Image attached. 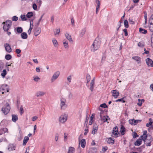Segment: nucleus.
<instances>
[{
  "mask_svg": "<svg viewBox=\"0 0 153 153\" xmlns=\"http://www.w3.org/2000/svg\"><path fill=\"white\" fill-rule=\"evenodd\" d=\"M94 83L91 82L90 83V89L91 90V91H92L93 90L94 87Z\"/></svg>",
  "mask_w": 153,
  "mask_h": 153,
  "instance_id": "43",
  "label": "nucleus"
},
{
  "mask_svg": "<svg viewBox=\"0 0 153 153\" xmlns=\"http://www.w3.org/2000/svg\"><path fill=\"white\" fill-rule=\"evenodd\" d=\"M101 1L95 2L97 4V6L96 7V13L97 14L99 12L100 5Z\"/></svg>",
  "mask_w": 153,
  "mask_h": 153,
  "instance_id": "17",
  "label": "nucleus"
},
{
  "mask_svg": "<svg viewBox=\"0 0 153 153\" xmlns=\"http://www.w3.org/2000/svg\"><path fill=\"white\" fill-rule=\"evenodd\" d=\"M33 15V13L32 12H28L27 13L26 16L28 18H30L32 17Z\"/></svg>",
  "mask_w": 153,
  "mask_h": 153,
  "instance_id": "34",
  "label": "nucleus"
},
{
  "mask_svg": "<svg viewBox=\"0 0 153 153\" xmlns=\"http://www.w3.org/2000/svg\"><path fill=\"white\" fill-rule=\"evenodd\" d=\"M2 24L4 25L3 27L4 30H7L10 28L12 25V22L11 20H8L4 22Z\"/></svg>",
  "mask_w": 153,
  "mask_h": 153,
  "instance_id": "2",
  "label": "nucleus"
},
{
  "mask_svg": "<svg viewBox=\"0 0 153 153\" xmlns=\"http://www.w3.org/2000/svg\"><path fill=\"white\" fill-rule=\"evenodd\" d=\"M125 97H123L121 99L117 100L115 101V102H122L124 103L125 102V101L124 100V99L125 98Z\"/></svg>",
  "mask_w": 153,
  "mask_h": 153,
  "instance_id": "39",
  "label": "nucleus"
},
{
  "mask_svg": "<svg viewBox=\"0 0 153 153\" xmlns=\"http://www.w3.org/2000/svg\"><path fill=\"white\" fill-rule=\"evenodd\" d=\"M52 42L55 47H56L58 46V43L56 40L55 39L53 38L52 39Z\"/></svg>",
  "mask_w": 153,
  "mask_h": 153,
  "instance_id": "28",
  "label": "nucleus"
},
{
  "mask_svg": "<svg viewBox=\"0 0 153 153\" xmlns=\"http://www.w3.org/2000/svg\"><path fill=\"white\" fill-rule=\"evenodd\" d=\"M141 122V120H135L134 119L130 120H129V123L132 125H135L137 124L138 123H140Z\"/></svg>",
  "mask_w": 153,
  "mask_h": 153,
  "instance_id": "10",
  "label": "nucleus"
},
{
  "mask_svg": "<svg viewBox=\"0 0 153 153\" xmlns=\"http://www.w3.org/2000/svg\"><path fill=\"white\" fill-rule=\"evenodd\" d=\"M36 71L38 73H39L40 71L39 67H37L36 68Z\"/></svg>",
  "mask_w": 153,
  "mask_h": 153,
  "instance_id": "63",
  "label": "nucleus"
},
{
  "mask_svg": "<svg viewBox=\"0 0 153 153\" xmlns=\"http://www.w3.org/2000/svg\"><path fill=\"white\" fill-rule=\"evenodd\" d=\"M42 19L40 18V19H39L38 21V22L36 24V25H35L36 26V27H38V26L39 25V24L40 22L42 20Z\"/></svg>",
  "mask_w": 153,
  "mask_h": 153,
  "instance_id": "61",
  "label": "nucleus"
},
{
  "mask_svg": "<svg viewBox=\"0 0 153 153\" xmlns=\"http://www.w3.org/2000/svg\"><path fill=\"white\" fill-rule=\"evenodd\" d=\"M64 46L65 48L66 49H68L69 48V46L68 44V42L66 41H64L63 43Z\"/></svg>",
  "mask_w": 153,
  "mask_h": 153,
  "instance_id": "33",
  "label": "nucleus"
},
{
  "mask_svg": "<svg viewBox=\"0 0 153 153\" xmlns=\"http://www.w3.org/2000/svg\"><path fill=\"white\" fill-rule=\"evenodd\" d=\"M132 59H134L138 63L140 62V58L138 56H134L132 58Z\"/></svg>",
  "mask_w": 153,
  "mask_h": 153,
  "instance_id": "32",
  "label": "nucleus"
},
{
  "mask_svg": "<svg viewBox=\"0 0 153 153\" xmlns=\"http://www.w3.org/2000/svg\"><path fill=\"white\" fill-rule=\"evenodd\" d=\"M16 52L18 54H20L21 52V50L19 49H17L16 50Z\"/></svg>",
  "mask_w": 153,
  "mask_h": 153,
  "instance_id": "56",
  "label": "nucleus"
},
{
  "mask_svg": "<svg viewBox=\"0 0 153 153\" xmlns=\"http://www.w3.org/2000/svg\"><path fill=\"white\" fill-rule=\"evenodd\" d=\"M100 107H102V108H106L107 107V105L105 103L102 104L100 105Z\"/></svg>",
  "mask_w": 153,
  "mask_h": 153,
  "instance_id": "49",
  "label": "nucleus"
},
{
  "mask_svg": "<svg viewBox=\"0 0 153 153\" xmlns=\"http://www.w3.org/2000/svg\"><path fill=\"white\" fill-rule=\"evenodd\" d=\"M75 149L74 148L72 147H70L68 148V153H74Z\"/></svg>",
  "mask_w": 153,
  "mask_h": 153,
  "instance_id": "21",
  "label": "nucleus"
},
{
  "mask_svg": "<svg viewBox=\"0 0 153 153\" xmlns=\"http://www.w3.org/2000/svg\"><path fill=\"white\" fill-rule=\"evenodd\" d=\"M144 43L143 42H139L138 44V46L141 47H143L144 46Z\"/></svg>",
  "mask_w": 153,
  "mask_h": 153,
  "instance_id": "42",
  "label": "nucleus"
},
{
  "mask_svg": "<svg viewBox=\"0 0 153 153\" xmlns=\"http://www.w3.org/2000/svg\"><path fill=\"white\" fill-rule=\"evenodd\" d=\"M107 142L108 143H113L114 140L111 137H110L107 139Z\"/></svg>",
  "mask_w": 153,
  "mask_h": 153,
  "instance_id": "31",
  "label": "nucleus"
},
{
  "mask_svg": "<svg viewBox=\"0 0 153 153\" xmlns=\"http://www.w3.org/2000/svg\"><path fill=\"white\" fill-rule=\"evenodd\" d=\"M152 122H149V123H147L146 124V126L147 127H149L150 126H151L152 123Z\"/></svg>",
  "mask_w": 153,
  "mask_h": 153,
  "instance_id": "57",
  "label": "nucleus"
},
{
  "mask_svg": "<svg viewBox=\"0 0 153 153\" xmlns=\"http://www.w3.org/2000/svg\"><path fill=\"white\" fill-rule=\"evenodd\" d=\"M18 20V17L16 16H13L12 17V20L16 21Z\"/></svg>",
  "mask_w": 153,
  "mask_h": 153,
  "instance_id": "47",
  "label": "nucleus"
},
{
  "mask_svg": "<svg viewBox=\"0 0 153 153\" xmlns=\"http://www.w3.org/2000/svg\"><path fill=\"white\" fill-rule=\"evenodd\" d=\"M36 2L39 4V6H40L42 4V1L41 0H37L36 1Z\"/></svg>",
  "mask_w": 153,
  "mask_h": 153,
  "instance_id": "55",
  "label": "nucleus"
},
{
  "mask_svg": "<svg viewBox=\"0 0 153 153\" xmlns=\"http://www.w3.org/2000/svg\"><path fill=\"white\" fill-rule=\"evenodd\" d=\"M142 140L141 139V138L137 140L134 143V145L137 146H139L142 143Z\"/></svg>",
  "mask_w": 153,
  "mask_h": 153,
  "instance_id": "24",
  "label": "nucleus"
},
{
  "mask_svg": "<svg viewBox=\"0 0 153 153\" xmlns=\"http://www.w3.org/2000/svg\"><path fill=\"white\" fill-rule=\"evenodd\" d=\"M60 32V29H58L56 30V33H55V34L56 35V34H59Z\"/></svg>",
  "mask_w": 153,
  "mask_h": 153,
  "instance_id": "64",
  "label": "nucleus"
},
{
  "mask_svg": "<svg viewBox=\"0 0 153 153\" xmlns=\"http://www.w3.org/2000/svg\"><path fill=\"white\" fill-rule=\"evenodd\" d=\"M15 146L13 144H10L9 146L8 149L10 151H13L15 150Z\"/></svg>",
  "mask_w": 153,
  "mask_h": 153,
  "instance_id": "29",
  "label": "nucleus"
},
{
  "mask_svg": "<svg viewBox=\"0 0 153 153\" xmlns=\"http://www.w3.org/2000/svg\"><path fill=\"white\" fill-rule=\"evenodd\" d=\"M98 129V126L96 124L94 125L93 128V130L92 131V133L94 134L97 132Z\"/></svg>",
  "mask_w": 153,
  "mask_h": 153,
  "instance_id": "14",
  "label": "nucleus"
},
{
  "mask_svg": "<svg viewBox=\"0 0 153 153\" xmlns=\"http://www.w3.org/2000/svg\"><path fill=\"white\" fill-rule=\"evenodd\" d=\"M45 94V93L42 91H39L36 94V96L38 97H41Z\"/></svg>",
  "mask_w": 153,
  "mask_h": 153,
  "instance_id": "16",
  "label": "nucleus"
},
{
  "mask_svg": "<svg viewBox=\"0 0 153 153\" xmlns=\"http://www.w3.org/2000/svg\"><path fill=\"white\" fill-rule=\"evenodd\" d=\"M123 31L125 33V36H128V34L127 29L126 28L125 29L123 30Z\"/></svg>",
  "mask_w": 153,
  "mask_h": 153,
  "instance_id": "59",
  "label": "nucleus"
},
{
  "mask_svg": "<svg viewBox=\"0 0 153 153\" xmlns=\"http://www.w3.org/2000/svg\"><path fill=\"white\" fill-rule=\"evenodd\" d=\"M151 45L153 47V34H152L151 35Z\"/></svg>",
  "mask_w": 153,
  "mask_h": 153,
  "instance_id": "52",
  "label": "nucleus"
},
{
  "mask_svg": "<svg viewBox=\"0 0 153 153\" xmlns=\"http://www.w3.org/2000/svg\"><path fill=\"white\" fill-rule=\"evenodd\" d=\"M60 106L61 109L64 110L65 109L67 106L66 104V99L64 98H62L60 99Z\"/></svg>",
  "mask_w": 153,
  "mask_h": 153,
  "instance_id": "4",
  "label": "nucleus"
},
{
  "mask_svg": "<svg viewBox=\"0 0 153 153\" xmlns=\"http://www.w3.org/2000/svg\"><path fill=\"white\" fill-rule=\"evenodd\" d=\"M4 47L6 51L8 53L11 52L12 49L10 45L8 43H5L4 44Z\"/></svg>",
  "mask_w": 153,
  "mask_h": 153,
  "instance_id": "9",
  "label": "nucleus"
},
{
  "mask_svg": "<svg viewBox=\"0 0 153 153\" xmlns=\"http://www.w3.org/2000/svg\"><path fill=\"white\" fill-rule=\"evenodd\" d=\"M103 111H101L100 113V117L102 120L104 122H107L108 120L107 118L108 117V116H104L102 118V114L103 113Z\"/></svg>",
  "mask_w": 153,
  "mask_h": 153,
  "instance_id": "11",
  "label": "nucleus"
},
{
  "mask_svg": "<svg viewBox=\"0 0 153 153\" xmlns=\"http://www.w3.org/2000/svg\"><path fill=\"white\" fill-rule=\"evenodd\" d=\"M143 140L147 146H150L151 145V143L153 139L151 136H149L146 139L142 140Z\"/></svg>",
  "mask_w": 153,
  "mask_h": 153,
  "instance_id": "5",
  "label": "nucleus"
},
{
  "mask_svg": "<svg viewBox=\"0 0 153 153\" xmlns=\"http://www.w3.org/2000/svg\"><path fill=\"white\" fill-rule=\"evenodd\" d=\"M112 133L115 135H118V128L117 127H114L113 128Z\"/></svg>",
  "mask_w": 153,
  "mask_h": 153,
  "instance_id": "26",
  "label": "nucleus"
},
{
  "mask_svg": "<svg viewBox=\"0 0 153 153\" xmlns=\"http://www.w3.org/2000/svg\"><path fill=\"white\" fill-rule=\"evenodd\" d=\"M15 31L16 32V33H20L23 31V29L21 27H17L15 30Z\"/></svg>",
  "mask_w": 153,
  "mask_h": 153,
  "instance_id": "18",
  "label": "nucleus"
},
{
  "mask_svg": "<svg viewBox=\"0 0 153 153\" xmlns=\"http://www.w3.org/2000/svg\"><path fill=\"white\" fill-rule=\"evenodd\" d=\"M67 119V115L66 114H64L59 118V121L61 123H64L66 121Z\"/></svg>",
  "mask_w": 153,
  "mask_h": 153,
  "instance_id": "6",
  "label": "nucleus"
},
{
  "mask_svg": "<svg viewBox=\"0 0 153 153\" xmlns=\"http://www.w3.org/2000/svg\"><path fill=\"white\" fill-rule=\"evenodd\" d=\"M34 34L35 36H37L41 32V29L39 27H36L35 28Z\"/></svg>",
  "mask_w": 153,
  "mask_h": 153,
  "instance_id": "12",
  "label": "nucleus"
},
{
  "mask_svg": "<svg viewBox=\"0 0 153 153\" xmlns=\"http://www.w3.org/2000/svg\"><path fill=\"white\" fill-rule=\"evenodd\" d=\"M60 74V72L57 71L55 72L52 77L51 80V82H53L58 78Z\"/></svg>",
  "mask_w": 153,
  "mask_h": 153,
  "instance_id": "7",
  "label": "nucleus"
},
{
  "mask_svg": "<svg viewBox=\"0 0 153 153\" xmlns=\"http://www.w3.org/2000/svg\"><path fill=\"white\" fill-rule=\"evenodd\" d=\"M112 91V96L114 98H116L119 96V92L117 90H113Z\"/></svg>",
  "mask_w": 153,
  "mask_h": 153,
  "instance_id": "15",
  "label": "nucleus"
},
{
  "mask_svg": "<svg viewBox=\"0 0 153 153\" xmlns=\"http://www.w3.org/2000/svg\"><path fill=\"white\" fill-rule=\"evenodd\" d=\"M146 62L148 66H153V62L152 59L150 58H147L146 59Z\"/></svg>",
  "mask_w": 153,
  "mask_h": 153,
  "instance_id": "13",
  "label": "nucleus"
},
{
  "mask_svg": "<svg viewBox=\"0 0 153 153\" xmlns=\"http://www.w3.org/2000/svg\"><path fill=\"white\" fill-rule=\"evenodd\" d=\"M149 28L151 31H153V14L152 15L149 20Z\"/></svg>",
  "mask_w": 153,
  "mask_h": 153,
  "instance_id": "8",
  "label": "nucleus"
},
{
  "mask_svg": "<svg viewBox=\"0 0 153 153\" xmlns=\"http://www.w3.org/2000/svg\"><path fill=\"white\" fill-rule=\"evenodd\" d=\"M32 7H33V9L34 10H37V6L36 4L34 3V4H33Z\"/></svg>",
  "mask_w": 153,
  "mask_h": 153,
  "instance_id": "50",
  "label": "nucleus"
},
{
  "mask_svg": "<svg viewBox=\"0 0 153 153\" xmlns=\"http://www.w3.org/2000/svg\"><path fill=\"white\" fill-rule=\"evenodd\" d=\"M10 109V104L8 103L7 102L4 106L2 108L1 111L5 115H6L9 112Z\"/></svg>",
  "mask_w": 153,
  "mask_h": 153,
  "instance_id": "3",
  "label": "nucleus"
},
{
  "mask_svg": "<svg viewBox=\"0 0 153 153\" xmlns=\"http://www.w3.org/2000/svg\"><path fill=\"white\" fill-rule=\"evenodd\" d=\"M26 17L25 15H21L20 16V17L22 21L26 20Z\"/></svg>",
  "mask_w": 153,
  "mask_h": 153,
  "instance_id": "44",
  "label": "nucleus"
},
{
  "mask_svg": "<svg viewBox=\"0 0 153 153\" xmlns=\"http://www.w3.org/2000/svg\"><path fill=\"white\" fill-rule=\"evenodd\" d=\"M100 42L96 39L91 47V50L92 51H95L98 50L100 47Z\"/></svg>",
  "mask_w": 153,
  "mask_h": 153,
  "instance_id": "1",
  "label": "nucleus"
},
{
  "mask_svg": "<svg viewBox=\"0 0 153 153\" xmlns=\"http://www.w3.org/2000/svg\"><path fill=\"white\" fill-rule=\"evenodd\" d=\"M38 118V117L36 116H34L32 118V120L33 121H35Z\"/></svg>",
  "mask_w": 153,
  "mask_h": 153,
  "instance_id": "60",
  "label": "nucleus"
},
{
  "mask_svg": "<svg viewBox=\"0 0 153 153\" xmlns=\"http://www.w3.org/2000/svg\"><path fill=\"white\" fill-rule=\"evenodd\" d=\"M139 102L137 103V105L139 106H141L142 104V102H141V100L140 99L138 100Z\"/></svg>",
  "mask_w": 153,
  "mask_h": 153,
  "instance_id": "58",
  "label": "nucleus"
},
{
  "mask_svg": "<svg viewBox=\"0 0 153 153\" xmlns=\"http://www.w3.org/2000/svg\"><path fill=\"white\" fill-rule=\"evenodd\" d=\"M125 131V128L123 126H121V127L120 132L122 135L124 134V132Z\"/></svg>",
  "mask_w": 153,
  "mask_h": 153,
  "instance_id": "35",
  "label": "nucleus"
},
{
  "mask_svg": "<svg viewBox=\"0 0 153 153\" xmlns=\"http://www.w3.org/2000/svg\"><path fill=\"white\" fill-rule=\"evenodd\" d=\"M7 74L6 70V69H4L2 73L1 74V75L3 78H4Z\"/></svg>",
  "mask_w": 153,
  "mask_h": 153,
  "instance_id": "30",
  "label": "nucleus"
},
{
  "mask_svg": "<svg viewBox=\"0 0 153 153\" xmlns=\"http://www.w3.org/2000/svg\"><path fill=\"white\" fill-rule=\"evenodd\" d=\"M85 140L84 139H82L80 141H79V144H80L81 146L83 148L85 147Z\"/></svg>",
  "mask_w": 153,
  "mask_h": 153,
  "instance_id": "19",
  "label": "nucleus"
},
{
  "mask_svg": "<svg viewBox=\"0 0 153 153\" xmlns=\"http://www.w3.org/2000/svg\"><path fill=\"white\" fill-rule=\"evenodd\" d=\"M65 37L67 39L71 42H73V41L70 35L68 33H66L65 35Z\"/></svg>",
  "mask_w": 153,
  "mask_h": 153,
  "instance_id": "22",
  "label": "nucleus"
},
{
  "mask_svg": "<svg viewBox=\"0 0 153 153\" xmlns=\"http://www.w3.org/2000/svg\"><path fill=\"white\" fill-rule=\"evenodd\" d=\"M12 120L14 122H16L18 120V117L17 115L15 114H12Z\"/></svg>",
  "mask_w": 153,
  "mask_h": 153,
  "instance_id": "23",
  "label": "nucleus"
},
{
  "mask_svg": "<svg viewBox=\"0 0 153 153\" xmlns=\"http://www.w3.org/2000/svg\"><path fill=\"white\" fill-rule=\"evenodd\" d=\"M86 127H87V128H85V132H84V135H86L87 133L88 132V126H86Z\"/></svg>",
  "mask_w": 153,
  "mask_h": 153,
  "instance_id": "48",
  "label": "nucleus"
},
{
  "mask_svg": "<svg viewBox=\"0 0 153 153\" xmlns=\"http://www.w3.org/2000/svg\"><path fill=\"white\" fill-rule=\"evenodd\" d=\"M86 79L87 83H88L91 79V76L88 74H87L86 75Z\"/></svg>",
  "mask_w": 153,
  "mask_h": 153,
  "instance_id": "45",
  "label": "nucleus"
},
{
  "mask_svg": "<svg viewBox=\"0 0 153 153\" xmlns=\"http://www.w3.org/2000/svg\"><path fill=\"white\" fill-rule=\"evenodd\" d=\"M124 25L125 26V27L127 28L128 27V22L127 20H126L124 21Z\"/></svg>",
  "mask_w": 153,
  "mask_h": 153,
  "instance_id": "41",
  "label": "nucleus"
},
{
  "mask_svg": "<svg viewBox=\"0 0 153 153\" xmlns=\"http://www.w3.org/2000/svg\"><path fill=\"white\" fill-rule=\"evenodd\" d=\"M20 114H22L24 113V110L23 108L21 106L20 108Z\"/></svg>",
  "mask_w": 153,
  "mask_h": 153,
  "instance_id": "53",
  "label": "nucleus"
},
{
  "mask_svg": "<svg viewBox=\"0 0 153 153\" xmlns=\"http://www.w3.org/2000/svg\"><path fill=\"white\" fill-rule=\"evenodd\" d=\"M12 58V56L10 54H7L5 56V59L7 60H9Z\"/></svg>",
  "mask_w": 153,
  "mask_h": 153,
  "instance_id": "40",
  "label": "nucleus"
},
{
  "mask_svg": "<svg viewBox=\"0 0 153 153\" xmlns=\"http://www.w3.org/2000/svg\"><path fill=\"white\" fill-rule=\"evenodd\" d=\"M29 140V138L28 137H25L24 138V139L23 140V145H25L26 144L27 142Z\"/></svg>",
  "mask_w": 153,
  "mask_h": 153,
  "instance_id": "27",
  "label": "nucleus"
},
{
  "mask_svg": "<svg viewBox=\"0 0 153 153\" xmlns=\"http://www.w3.org/2000/svg\"><path fill=\"white\" fill-rule=\"evenodd\" d=\"M147 131H144L143 133V135L140 137V138H141L142 140H144L146 139V138H147L148 136H147Z\"/></svg>",
  "mask_w": 153,
  "mask_h": 153,
  "instance_id": "20",
  "label": "nucleus"
},
{
  "mask_svg": "<svg viewBox=\"0 0 153 153\" xmlns=\"http://www.w3.org/2000/svg\"><path fill=\"white\" fill-rule=\"evenodd\" d=\"M85 31L86 29L85 28L83 29L81 31V33L80 34V36L81 37H82L85 33Z\"/></svg>",
  "mask_w": 153,
  "mask_h": 153,
  "instance_id": "36",
  "label": "nucleus"
},
{
  "mask_svg": "<svg viewBox=\"0 0 153 153\" xmlns=\"http://www.w3.org/2000/svg\"><path fill=\"white\" fill-rule=\"evenodd\" d=\"M139 31L141 33L143 34H146L147 33V30L144 29H143L141 28H139Z\"/></svg>",
  "mask_w": 153,
  "mask_h": 153,
  "instance_id": "37",
  "label": "nucleus"
},
{
  "mask_svg": "<svg viewBox=\"0 0 153 153\" xmlns=\"http://www.w3.org/2000/svg\"><path fill=\"white\" fill-rule=\"evenodd\" d=\"M59 137V135L58 134H55V139L56 141H57L58 140Z\"/></svg>",
  "mask_w": 153,
  "mask_h": 153,
  "instance_id": "54",
  "label": "nucleus"
},
{
  "mask_svg": "<svg viewBox=\"0 0 153 153\" xmlns=\"http://www.w3.org/2000/svg\"><path fill=\"white\" fill-rule=\"evenodd\" d=\"M94 114H92L91 116V117L90 118V121L89 122V124L90 125H91L93 122V119L94 118Z\"/></svg>",
  "mask_w": 153,
  "mask_h": 153,
  "instance_id": "38",
  "label": "nucleus"
},
{
  "mask_svg": "<svg viewBox=\"0 0 153 153\" xmlns=\"http://www.w3.org/2000/svg\"><path fill=\"white\" fill-rule=\"evenodd\" d=\"M108 149V148L106 146L102 148V151L104 152H105Z\"/></svg>",
  "mask_w": 153,
  "mask_h": 153,
  "instance_id": "62",
  "label": "nucleus"
},
{
  "mask_svg": "<svg viewBox=\"0 0 153 153\" xmlns=\"http://www.w3.org/2000/svg\"><path fill=\"white\" fill-rule=\"evenodd\" d=\"M21 38L23 39H26L27 38V35L25 32H23L21 34Z\"/></svg>",
  "mask_w": 153,
  "mask_h": 153,
  "instance_id": "25",
  "label": "nucleus"
},
{
  "mask_svg": "<svg viewBox=\"0 0 153 153\" xmlns=\"http://www.w3.org/2000/svg\"><path fill=\"white\" fill-rule=\"evenodd\" d=\"M67 80L68 81V82L70 83L71 82V75L69 76H68L67 78Z\"/></svg>",
  "mask_w": 153,
  "mask_h": 153,
  "instance_id": "51",
  "label": "nucleus"
},
{
  "mask_svg": "<svg viewBox=\"0 0 153 153\" xmlns=\"http://www.w3.org/2000/svg\"><path fill=\"white\" fill-rule=\"evenodd\" d=\"M33 78L34 80L36 82H38L40 79V78L38 76L34 77Z\"/></svg>",
  "mask_w": 153,
  "mask_h": 153,
  "instance_id": "46",
  "label": "nucleus"
}]
</instances>
